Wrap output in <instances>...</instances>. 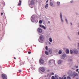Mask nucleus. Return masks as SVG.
<instances>
[{"label":"nucleus","mask_w":79,"mask_h":79,"mask_svg":"<svg viewBox=\"0 0 79 79\" xmlns=\"http://www.w3.org/2000/svg\"><path fill=\"white\" fill-rule=\"evenodd\" d=\"M61 63H62V61H61V60H59V61H58V63L59 64H61Z\"/></svg>","instance_id":"f8f14e48"},{"label":"nucleus","mask_w":79,"mask_h":79,"mask_svg":"<svg viewBox=\"0 0 79 79\" xmlns=\"http://www.w3.org/2000/svg\"><path fill=\"white\" fill-rule=\"evenodd\" d=\"M44 36L42 35H41L40 37V39L41 41H43L44 40Z\"/></svg>","instance_id":"20e7f679"},{"label":"nucleus","mask_w":79,"mask_h":79,"mask_svg":"<svg viewBox=\"0 0 79 79\" xmlns=\"http://www.w3.org/2000/svg\"><path fill=\"white\" fill-rule=\"evenodd\" d=\"M51 74H52V75H54V73H51Z\"/></svg>","instance_id":"c9c22d12"},{"label":"nucleus","mask_w":79,"mask_h":79,"mask_svg":"<svg viewBox=\"0 0 79 79\" xmlns=\"http://www.w3.org/2000/svg\"><path fill=\"white\" fill-rule=\"evenodd\" d=\"M14 59H16V57H14Z\"/></svg>","instance_id":"79ce46f5"},{"label":"nucleus","mask_w":79,"mask_h":79,"mask_svg":"<svg viewBox=\"0 0 79 79\" xmlns=\"http://www.w3.org/2000/svg\"><path fill=\"white\" fill-rule=\"evenodd\" d=\"M71 79V77H70L69 76L67 77V79Z\"/></svg>","instance_id":"b1692460"},{"label":"nucleus","mask_w":79,"mask_h":79,"mask_svg":"<svg viewBox=\"0 0 79 79\" xmlns=\"http://www.w3.org/2000/svg\"><path fill=\"white\" fill-rule=\"evenodd\" d=\"M45 68H44V67H42L41 69V70L42 72H44L45 71Z\"/></svg>","instance_id":"1a4fd4ad"},{"label":"nucleus","mask_w":79,"mask_h":79,"mask_svg":"<svg viewBox=\"0 0 79 79\" xmlns=\"http://www.w3.org/2000/svg\"><path fill=\"white\" fill-rule=\"evenodd\" d=\"M2 77L3 79H7V77H6V76L4 75V74H2Z\"/></svg>","instance_id":"423d86ee"},{"label":"nucleus","mask_w":79,"mask_h":79,"mask_svg":"<svg viewBox=\"0 0 79 79\" xmlns=\"http://www.w3.org/2000/svg\"><path fill=\"white\" fill-rule=\"evenodd\" d=\"M52 0H50V1H51V2H52Z\"/></svg>","instance_id":"c03bdc74"},{"label":"nucleus","mask_w":79,"mask_h":79,"mask_svg":"<svg viewBox=\"0 0 79 79\" xmlns=\"http://www.w3.org/2000/svg\"><path fill=\"white\" fill-rule=\"evenodd\" d=\"M60 17L62 22V23H63V18H62V15H61V13H60Z\"/></svg>","instance_id":"9d476101"},{"label":"nucleus","mask_w":79,"mask_h":79,"mask_svg":"<svg viewBox=\"0 0 79 79\" xmlns=\"http://www.w3.org/2000/svg\"><path fill=\"white\" fill-rule=\"evenodd\" d=\"M65 19L67 23H68V20H67V19H66V18H65Z\"/></svg>","instance_id":"cd10ccee"},{"label":"nucleus","mask_w":79,"mask_h":79,"mask_svg":"<svg viewBox=\"0 0 79 79\" xmlns=\"http://www.w3.org/2000/svg\"><path fill=\"white\" fill-rule=\"evenodd\" d=\"M70 24H71V25H72V23H71Z\"/></svg>","instance_id":"37998d69"},{"label":"nucleus","mask_w":79,"mask_h":79,"mask_svg":"<svg viewBox=\"0 0 79 79\" xmlns=\"http://www.w3.org/2000/svg\"><path fill=\"white\" fill-rule=\"evenodd\" d=\"M42 28H43V29H46V27H45V26H44L43 25L42 27Z\"/></svg>","instance_id":"412c9836"},{"label":"nucleus","mask_w":79,"mask_h":79,"mask_svg":"<svg viewBox=\"0 0 79 79\" xmlns=\"http://www.w3.org/2000/svg\"><path fill=\"white\" fill-rule=\"evenodd\" d=\"M66 52L67 53H69V50L67 49L66 51Z\"/></svg>","instance_id":"dca6fc26"},{"label":"nucleus","mask_w":79,"mask_h":79,"mask_svg":"<svg viewBox=\"0 0 79 79\" xmlns=\"http://www.w3.org/2000/svg\"><path fill=\"white\" fill-rule=\"evenodd\" d=\"M76 68H78V66H77L76 67Z\"/></svg>","instance_id":"ea45409f"},{"label":"nucleus","mask_w":79,"mask_h":79,"mask_svg":"<svg viewBox=\"0 0 79 79\" xmlns=\"http://www.w3.org/2000/svg\"><path fill=\"white\" fill-rule=\"evenodd\" d=\"M53 4L52 2H50V5H51V6H53Z\"/></svg>","instance_id":"4be33fe9"},{"label":"nucleus","mask_w":79,"mask_h":79,"mask_svg":"<svg viewBox=\"0 0 79 79\" xmlns=\"http://www.w3.org/2000/svg\"><path fill=\"white\" fill-rule=\"evenodd\" d=\"M49 44H50V43Z\"/></svg>","instance_id":"de8ad7c7"},{"label":"nucleus","mask_w":79,"mask_h":79,"mask_svg":"<svg viewBox=\"0 0 79 79\" xmlns=\"http://www.w3.org/2000/svg\"><path fill=\"white\" fill-rule=\"evenodd\" d=\"M65 57H66V55L64 54L62 56V58H65Z\"/></svg>","instance_id":"a211bd4d"},{"label":"nucleus","mask_w":79,"mask_h":79,"mask_svg":"<svg viewBox=\"0 0 79 79\" xmlns=\"http://www.w3.org/2000/svg\"><path fill=\"white\" fill-rule=\"evenodd\" d=\"M48 7V4H47L45 6V8L47 9V8Z\"/></svg>","instance_id":"2eb2a0df"},{"label":"nucleus","mask_w":79,"mask_h":79,"mask_svg":"<svg viewBox=\"0 0 79 79\" xmlns=\"http://www.w3.org/2000/svg\"><path fill=\"white\" fill-rule=\"evenodd\" d=\"M37 31L40 33H42V29L40 28H38Z\"/></svg>","instance_id":"7ed1b4c3"},{"label":"nucleus","mask_w":79,"mask_h":79,"mask_svg":"<svg viewBox=\"0 0 79 79\" xmlns=\"http://www.w3.org/2000/svg\"><path fill=\"white\" fill-rule=\"evenodd\" d=\"M19 73H21V70H19Z\"/></svg>","instance_id":"473e14b6"},{"label":"nucleus","mask_w":79,"mask_h":79,"mask_svg":"<svg viewBox=\"0 0 79 79\" xmlns=\"http://www.w3.org/2000/svg\"><path fill=\"white\" fill-rule=\"evenodd\" d=\"M70 2H71V3H73V1H71Z\"/></svg>","instance_id":"e433bc0d"},{"label":"nucleus","mask_w":79,"mask_h":79,"mask_svg":"<svg viewBox=\"0 0 79 79\" xmlns=\"http://www.w3.org/2000/svg\"><path fill=\"white\" fill-rule=\"evenodd\" d=\"M79 70V69H77L76 70L77 72H78V71Z\"/></svg>","instance_id":"72a5a7b5"},{"label":"nucleus","mask_w":79,"mask_h":79,"mask_svg":"<svg viewBox=\"0 0 79 79\" xmlns=\"http://www.w3.org/2000/svg\"><path fill=\"white\" fill-rule=\"evenodd\" d=\"M71 73V74L69 75L70 76L73 77V78H74L75 77H76V76H78V74H77V73H73V74H72V71H69V72L68 73L69 74V73Z\"/></svg>","instance_id":"f257e3e1"},{"label":"nucleus","mask_w":79,"mask_h":79,"mask_svg":"<svg viewBox=\"0 0 79 79\" xmlns=\"http://www.w3.org/2000/svg\"><path fill=\"white\" fill-rule=\"evenodd\" d=\"M45 49L46 50H48V47H47V46H46L45 47Z\"/></svg>","instance_id":"bb28decb"},{"label":"nucleus","mask_w":79,"mask_h":79,"mask_svg":"<svg viewBox=\"0 0 79 79\" xmlns=\"http://www.w3.org/2000/svg\"><path fill=\"white\" fill-rule=\"evenodd\" d=\"M70 53L71 54H73V51L71 50H70Z\"/></svg>","instance_id":"5701e85b"},{"label":"nucleus","mask_w":79,"mask_h":79,"mask_svg":"<svg viewBox=\"0 0 79 79\" xmlns=\"http://www.w3.org/2000/svg\"><path fill=\"white\" fill-rule=\"evenodd\" d=\"M70 61H72V60H70Z\"/></svg>","instance_id":"49530a36"},{"label":"nucleus","mask_w":79,"mask_h":79,"mask_svg":"<svg viewBox=\"0 0 79 79\" xmlns=\"http://www.w3.org/2000/svg\"><path fill=\"white\" fill-rule=\"evenodd\" d=\"M40 27H42V25L41 24L40 25Z\"/></svg>","instance_id":"7c9ffc66"},{"label":"nucleus","mask_w":79,"mask_h":79,"mask_svg":"<svg viewBox=\"0 0 79 79\" xmlns=\"http://www.w3.org/2000/svg\"><path fill=\"white\" fill-rule=\"evenodd\" d=\"M22 2L21 0H19V2L18 4V6H20L21 5Z\"/></svg>","instance_id":"9b49d317"},{"label":"nucleus","mask_w":79,"mask_h":79,"mask_svg":"<svg viewBox=\"0 0 79 79\" xmlns=\"http://www.w3.org/2000/svg\"><path fill=\"white\" fill-rule=\"evenodd\" d=\"M49 42H52V38H50L49 39Z\"/></svg>","instance_id":"f3484780"},{"label":"nucleus","mask_w":79,"mask_h":79,"mask_svg":"<svg viewBox=\"0 0 79 79\" xmlns=\"http://www.w3.org/2000/svg\"><path fill=\"white\" fill-rule=\"evenodd\" d=\"M3 15V12H2L1 13V15L2 16V15Z\"/></svg>","instance_id":"f704fd0d"},{"label":"nucleus","mask_w":79,"mask_h":79,"mask_svg":"<svg viewBox=\"0 0 79 79\" xmlns=\"http://www.w3.org/2000/svg\"><path fill=\"white\" fill-rule=\"evenodd\" d=\"M63 77L61 78V77H59V79H63Z\"/></svg>","instance_id":"2f4dec72"},{"label":"nucleus","mask_w":79,"mask_h":79,"mask_svg":"<svg viewBox=\"0 0 79 79\" xmlns=\"http://www.w3.org/2000/svg\"><path fill=\"white\" fill-rule=\"evenodd\" d=\"M58 75H55V78L56 79H58Z\"/></svg>","instance_id":"4468645a"},{"label":"nucleus","mask_w":79,"mask_h":79,"mask_svg":"<svg viewBox=\"0 0 79 79\" xmlns=\"http://www.w3.org/2000/svg\"><path fill=\"white\" fill-rule=\"evenodd\" d=\"M45 53L47 55H48V52H47V51H45Z\"/></svg>","instance_id":"6ab92c4d"},{"label":"nucleus","mask_w":79,"mask_h":79,"mask_svg":"<svg viewBox=\"0 0 79 79\" xmlns=\"http://www.w3.org/2000/svg\"><path fill=\"white\" fill-rule=\"evenodd\" d=\"M28 54H31V52L29 51L28 52Z\"/></svg>","instance_id":"c756f323"},{"label":"nucleus","mask_w":79,"mask_h":79,"mask_svg":"<svg viewBox=\"0 0 79 79\" xmlns=\"http://www.w3.org/2000/svg\"><path fill=\"white\" fill-rule=\"evenodd\" d=\"M76 79H78V78H77Z\"/></svg>","instance_id":"a18cd8bd"},{"label":"nucleus","mask_w":79,"mask_h":79,"mask_svg":"<svg viewBox=\"0 0 79 79\" xmlns=\"http://www.w3.org/2000/svg\"><path fill=\"white\" fill-rule=\"evenodd\" d=\"M52 79H55V77H54V76H52Z\"/></svg>","instance_id":"c85d7f7f"},{"label":"nucleus","mask_w":79,"mask_h":79,"mask_svg":"<svg viewBox=\"0 0 79 79\" xmlns=\"http://www.w3.org/2000/svg\"><path fill=\"white\" fill-rule=\"evenodd\" d=\"M39 23L40 24H42V21L41 20L39 21Z\"/></svg>","instance_id":"a878e982"},{"label":"nucleus","mask_w":79,"mask_h":79,"mask_svg":"<svg viewBox=\"0 0 79 79\" xmlns=\"http://www.w3.org/2000/svg\"><path fill=\"white\" fill-rule=\"evenodd\" d=\"M48 23H50V21H48Z\"/></svg>","instance_id":"a19ab883"},{"label":"nucleus","mask_w":79,"mask_h":79,"mask_svg":"<svg viewBox=\"0 0 79 79\" xmlns=\"http://www.w3.org/2000/svg\"><path fill=\"white\" fill-rule=\"evenodd\" d=\"M40 62L41 64H43L44 63V61L43 59H41L40 60Z\"/></svg>","instance_id":"39448f33"},{"label":"nucleus","mask_w":79,"mask_h":79,"mask_svg":"<svg viewBox=\"0 0 79 79\" xmlns=\"http://www.w3.org/2000/svg\"><path fill=\"white\" fill-rule=\"evenodd\" d=\"M66 79V77H64V79Z\"/></svg>","instance_id":"58836bf2"},{"label":"nucleus","mask_w":79,"mask_h":79,"mask_svg":"<svg viewBox=\"0 0 79 79\" xmlns=\"http://www.w3.org/2000/svg\"><path fill=\"white\" fill-rule=\"evenodd\" d=\"M61 53H62L61 51L60 50L59 52L58 53H59V54H61Z\"/></svg>","instance_id":"aec40b11"},{"label":"nucleus","mask_w":79,"mask_h":79,"mask_svg":"<svg viewBox=\"0 0 79 79\" xmlns=\"http://www.w3.org/2000/svg\"><path fill=\"white\" fill-rule=\"evenodd\" d=\"M48 0L47 1H46V3H48Z\"/></svg>","instance_id":"4c0bfd02"},{"label":"nucleus","mask_w":79,"mask_h":79,"mask_svg":"<svg viewBox=\"0 0 79 79\" xmlns=\"http://www.w3.org/2000/svg\"><path fill=\"white\" fill-rule=\"evenodd\" d=\"M74 53H78V51L76 49H75L73 50Z\"/></svg>","instance_id":"0eeeda50"},{"label":"nucleus","mask_w":79,"mask_h":79,"mask_svg":"<svg viewBox=\"0 0 79 79\" xmlns=\"http://www.w3.org/2000/svg\"><path fill=\"white\" fill-rule=\"evenodd\" d=\"M55 60H51L49 62V63H55Z\"/></svg>","instance_id":"6e6552de"},{"label":"nucleus","mask_w":79,"mask_h":79,"mask_svg":"<svg viewBox=\"0 0 79 79\" xmlns=\"http://www.w3.org/2000/svg\"><path fill=\"white\" fill-rule=\"evenodd\" d=\"M57 5H60V2H57Z\"/></svg>","instance_id":"393cba45"},{"label":"nucleus","mask_w":79,"mask_h":79,"mask_svg":"<svg viewBox=\"0 0 79 79\" xmlns=\"http://www.w3.org/2000/svg\"><path fill=\"white\" fill-rule=\"evenodd\" d=\"M48 52L50 54H52V51L51 49H49L48 50Z\"/></svg>","instance_id":"ddd939ff"},{"label":"nucleus","mask_w":79,"mask_h":79,"mask_svg":"<svg viewBox=\"0 0 79 79\" xmlns=\"http://www.w3.org/2000/svg\"><path fill=\"white\" fill-rule=\"evenodd\" d=\"M30 4L31 5H35V2L33 0H31L30 2Z\"/></svg>","instance_id":"f03ea898"}]
</instances>
